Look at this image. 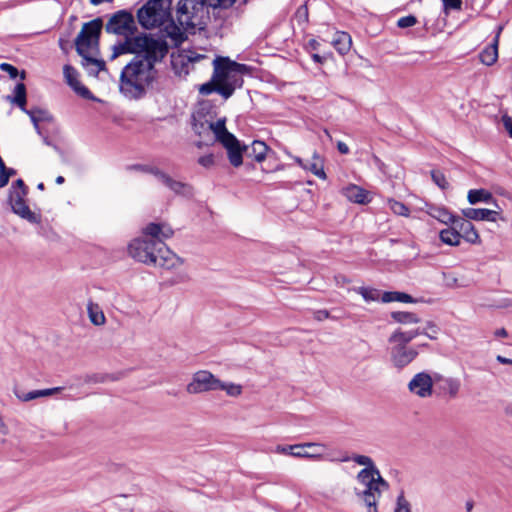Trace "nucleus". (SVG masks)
<instances>
[{
    "label": "nucleus",
    "instance_id": "nucleus-1",
    "mask_svg": "<svg viewBox=\"0 0 512 512\" xmlns=\"http://www.w3.org/2000/svg\"><path fill=\"white\" fill-rule=\"evenodd\" d=\"M167 52V45L164 44L160 47V51L154 50V53L136 55L121 71L120 93L130 100L143 98L147 87L156 78L155 63L161 61Z\"/></svg>",
    "mask_w": 512,
    "mask_h": 512
},
{
    "label": "nucleus",
    "instance_id": "nucleus-2",
    "mask_svg": "<svg viewBox=\"0 0 512 512\" xmlns=\"http://www.w3.org/2000/svg\"><path fill=\"white\" fill-rule=\"evenodd\" d=\"M213 64V75L210 81L199 87V93L207 96L216 92L227 100L237 88L243 86V73L247 71L248 67L224 57L215 59Z\"/></svg>",
    "mask_w": 512,
    "mask_h": 512
},
{
    "label": "nucleus",
    "instance_id": "nucleus-3",
    "mask_svg": "<svg viewBox=\"0 0 512 512\" xmlns=\"http://www.w3.org/2000/svg\"><path fill=\"white\" fill-rule=\"evenodd\" d=\"M129 255L144 264L172 269L182 264V260L162 241L137 238L128 246Z\"/></svg>",
    "mask_w": 512,
    "mask_h": 512
},
{
    "label": "nucleus",
    "instance_id": "nucleus-4",
    "mask_svg": "<svg viewBox=\"0 0 512 512\" xmlns=\"http://www.w3.org/2000/svg\"><path fill=\"white\" fill-rule=\"evenodd\" d=\"M102 27V19L99 17L95 18L83 24L80 33L75 39L76 51L82 58L81 64L91 76H97L99 72L106 69V65L103 60H99L88 55L90 50L98 49Z\"/></svg>",
    "mask_w": 512,
    "mask_h": 512
},
{
    "label": "nucleus",
    "instance_id": "nucleus-5",
    "mask_svg": "<svg viewBox=\"0 0 512 512\" xmlns=\"http://www.w3.org/2000/svg\"><path fill=\"white\" fill-rule=\"evenodd\" d=\"M175 17L179 27L173 29L187 32L206 29L210 20L209 10L203 0H179L175 9Z\"/></svg>",
    "mask_w": 512,
    "mask_h": 512
},
{
    "label": "nucleus",
    "instance_id": "nucleus-6",
    "mask_svg": "<svg viewBox=\"0 0 512 512\" xmlns=\"http://www.w3.org/2000/svg\"><path fill=\"white\" fill-rule=\"evenodd\" d=\"M164 44L166 43L146 34L134 37L125 36V40L123 42H119L113 46L111 60L127 53H134L137 55H141L142 53H154V50L160 51V47Z\"/></svg>",
    "mask_w": 512,
    "mask_h": 512
},
{
    "label": "nucleus",
    "instance_id": "nucleus-7",
    "mask_svg": "<svg viewBox=\"0 0 512 512\" xmlns=\"http://www.w3.org/2000/svg\"><path fill=\"white\" fill-rule=\"evenodd\" d=\"M171 0H149L137 12L138 22L145 29L162 26L168 17Z\"/></svg>",
    "mask_w": 512,
    "mask_h": 512
},
{
    "label": "nucleus",
    "instance_id": "nucleus-8",
    "mask_svg": "<svg viewBox=\"0 0 512 512\" xmlns=\"http://www.w3.org/2000/svg\"><path fill=\"white\" fill-rule=\"evenodd\" d=\"M105 31L109 34L133 36L137 31L133 14L125 9L115 12L106 23Z\"/></svg>",
    "mask_w": 512,
    "mask_h": 512
},
{
    "label": "nucleus",
    "instance_id": "nucleus-9",
    "mask_svg": "<svg viewBox=\"0 0 512 512\" xmlns=\"http://www.w3.org/2000/svg\"><path fill=\"white\" fill-rule=\"evenodd\" d=\"M26 195L27 192L23 191H9V203L11 205L12 211L30 223L38 224L41 221V216L30 210L25 201Z\"/></svg>",
    "mask_w": 512,
    "mask_h": 512
},
{
    "label": "nucleus",
    "instance_id": "nucleus-10",
    "mask_svg": "<svg viewBox=\"0 0 512 512\" xmlns=\"http://www.w3.org/2000/svg\"><path fill=\"white\" fill-rule=\"evenodd\" d=\"M219 387H221V381L212 373L202 370L193 375L192 381L187 385V392L190 394H198L218 390Z\"/></svg>",
    "mask_w": 512,
    "mask_h": 512
},
{
    "label": "nucleus",
    "instance_id": "nucleus-11",
    "mask_svg": "<svg viewBox=\"0 0 512 512\" xmlns=\"http://www.w3.org/2000/svg\"><path fill=\"white\" fill-rule=\"evenodd\" d=\"M390 348V361L392 365L398 370H402L408 366L417 356L418 351L416 348L403 345L399 342L391 343Z\"/></svg>",
    "mask_w": 512,
    "mask_h": 512
},
{
    "label": "nucleus",
    "instance_id": "nucleus-12",
    "mask_svg": "<svg viewBox=\"0 0 512 512\" xmlns=\"http://www.w3.org/2000/svg\"><path fill=\"white\" fill-rule=\"evenodd\" d=\"M433 379L427 372H419L413 376L408 383L410 393L420 397L428 398L433 393Z\"/></svg>",
    "mask_w": 512,
    "mask_h": 512
},
{
    "label": "nucleus",
    "instance_id": "nucleus-13",
    "mask_svg": "<svg viewBox=\"0 0 512 512\" xmlns=\"http://www.w3.org/2000/svg\"><path fill=\"white\" fill-rule=\"evenodd\" d=\"M64 77L66 79L67 84L84 99L95 100V97L91 93V91L78 80V72L77 70L70 66L65 65L63 68Z\"/></svg>",
    "mask_w": 512,
    "mask_h": 512
},
{
    "label": "nucleus",
    "instance_id": "nucleus-14",
    "mask_svg": "<svg viewBox=\"0 0 512 512\" xmlns=\"http://www.w3.org/2000/svg\"><path fill=\"white\" fill-rule=\"evenodd\" d=\"M143 238L150 237V241H162L169 239L173 236V229L166 223H154L147 224L143 230Z\"/></svg>",
    "mask_w": 512,
    "mask_h": 512
},
{
    "label": "nucleus",
    "instance_id": "nucleus-15",
    "mask_svg": "<svg viewBox=\"0 0 512 512\" xmlns=\"http://www.w3.org/2000/svg\"><path fill=\"white\" fill-rule=\"evenodd\" d=\"M452 225H454L458 233H460V239L464 238L471 244L480 242L479 234L469 219L456 216Z\"/></svg>",
    "mask_w": 512,
    "mask_h": 512
},
{
    "label": "nucleus",
    "instance_id": "nucleus-16",
    "mask_svg": "<svg viewBox=\"0 0 512 512\" xmlns=\"http://www.w3.org/2000/svg\"><path fill=\"white\" fill-rule=\"evenodd\" d=\"M324 447L325 445L322 443L306 442L294 445H277L275 447V452L278 454L290 455L292 457H310L311 455L304 454L300 452V450H303V448L322 449Z\"/></svg>",
    "mask_w": 512,
    "mask_h": 512
},
{
    "label": "nucleus",
    "instance_id": "nucleus-17",
    "mask_svg": "<svg viewBox=\"0 0 512 512\" xmlns=\"http://www.w3.org/2000/svg\"><path fill=\"white\" fill-rule=\"evenodd\" d=\"M222 145L226 148L229 162L234 167H239L243 163L244 146L240 145L238 139L234 136L231 141L224 142Z\"/></svg>",
    "mask_w": 512,
    "mask_h": 512
},
{
    "label": "nucleus",
    "instance_id": "nucleus-18",
    "mask_svg": "<svg viewBox=\"0 0 512 512\" xmlns=\"http://www.w3.org/2000/svg\"><path fill=\"white\" fill-rule=\"evenodd\" d=\"M462 213L465 218L475 221L486 220L496 222L499 216L497 211L485 208H466L462 210Z\"/></svg>",
    "mask_w": 512,
    "mask_h": 512
},
{
    "label": "nucleus",
    "instance_id": "nucleus-19",
    "mask_svg": "<svg viewBox=\"0 0 512 512\" xmlns=\"http://www.w3.org/2000/svg\"><path fill=\"white\" fill-rule=\"evenodd\" d=\"M501 30L502 27H499L493 42L485 47L479 54L480 62L486 66H492L498 59V44Z\"/></svg>",
    "mask_w": 512,
    "mask_h": 512
},
{
    "label": "nucleus",
    "instance_id": "nucleus-20",
    "mask_svg": "<svg viewBox=\"0 0 512 512\" xmlns=\"http://www.w3.org/2000/svg\"><path fill=\"white\" fill-rule=\"evenodd\" d=\"M157 179L176 194L190 195L192 193L190 185L173 179L163 171L160 172Z\"/></svg>",
    "mask_w": 512,
    "mask_h": 512
},
{
    "label": "nucleus",
    "instance_id": "nucleus-21",
    "mask_svg": "<svg viewBox=\"0 0 512 512\" xmlns=\"http://www.w3.org/2000/svg\"><path fill=\"white\" fill-rule=\"evenodd\" d=\"M268 149V146L264 142L255 140L250 145L244 146V155L246 158L262 162L266 158Z\"/></svg>",
    "mask_w": 512,
    "mask_h": 512
},
{
    "label": "nucleus",
    "instance_id": "nucleus-22",
    "mask_svg": "<svg viewBox=\"0 0 512 512\" xmlns=\"http://www.w3.org/2000/svg\"><path fill=\"white\" fill-rule=\"evenodd\" d=\"M207 128L212 131L215 135L216 140L221 144L224 142L231 141L234 135L226 129V119H218L216 122H207Z\"/></svg>",
    "mask_w": 512,
    "mask_h": 512
},
{
    "label": "nucleus",
    "instance_id": "nucleus-23",
    "mask_svg": "<svg viewBox=\"0 0 512 512\" xmlns=\"http://www.w3.org/2000/svg\"><path fill=\"white\" fill-rule=\"evenodd\" d=\"M426 334L425 329H414L410 331H402L401 329L395 330L389 337V343L399 342L403 345H407L418 335Z\"/></svg>",
    "mask_w": 512,
    "mask_h": 512
},
{
    "label": "nucleus",
    "instance_id": "nucleus-24",
    "mask_svg": "<svg viewBox=\"0 0 512 512\" xmlns=\"http://www.w3.org/2000/svg\"><path fill=\"white\" fill-rule=\"evenodd\" d=\"M331 44L339 52V54L345 55L351 49L352 38L347 32L337 31L334 33Z\"/></svg>",
    "mask_w": 512,
    "mask_h": 512
},
{
    "label": "nucleus",
    "instance_id": "nucleus-25",
    "mask_svg": "<svg viewBox=\"0 0 512 512\" xmlns=\"http://www.w3.org/2000/svg\"><path fill=\"white\" fill-rule=\"evenodd\" d=\"M345 197L354 203L365 204L369 202L368 193L363 188L357 185H349L343 189Z\"/></svg>",
    "mask_w": 512,
    "mask_h": 512
},
{
    "label": "nucleus",
    "instance_id": "nucleus-26",
    "mask_svg": "<svg viewBox=\"0 0 512 512\" xmlns=\"http://www.w3.org/2000/svg\"><path fill=\"white\" fill-rule=\"evenodd\" d=\"M87 312L89 320L95 326H102L106 323L104 312L97 303L89 301L87 304Z\"/></svg>",
    "mask_w": 512,
    "mask_h": 512
},
{
    "label": "nucleus",
    "instance_id": "nucleus-27",
    "mask_svg": "<svg viewBox=\"0 0 512 512\" xmlns=\"http://www.w3.org/2000/svg\"><path fill=\"white\" fill-rule=\"evenodd\" d=\"M7 99L17 105L22 111H26V86L24 83L16 84L14 88V95L8 96Z\"/></svg>",
    "mask_w": 512,
    "mask_h": 512
},
{
    "label": "nucleus",
    "instance_id": "nucleus-28",
    "mask_svg": "<svg viewBox=\"0 0 512 512\" xmlns=\"http://www.w3.org/2000/svg\"><path fill=\"white\" fill-rule=\"evenodd\" d=\"M26 114L29 115L36 131L40 134V128H39V123L42 122V121H52V116L51 114L46 111V110H43V109H39V108H35V109H30V110H26L25 111Z\"/></svg>",
    "mask_w": 512,
    "mask_h": 512
},
{
    "label": "nucleus",
    "instance_id": "nucleus-29",
    "mask_svg": "<svg viewBox=\"0 0 512 512\" xmlns=\"http://www.w3.org/2000/svg\"><path fill=\"white\" fill-rule=\"evenodd\" d=\"M427 213L444 224H452L455 217L447 209L437 206H429Z\"/></svg>",
    "mask_w": 512,
    "mask_h": 512
},
{
    "label": "nucleus",
    "instance_id": "nucleus-30",
    "mask_svg": "<svg viewBox=\"0 0 512 512\" xmlns=\"http://www.w3.org/2000/svg\"><path fill=\"white\" fill-rule=\"evenodd\" d=\"M307 167L304 170H308L313 173L315 176L321 179L326 178V174L324 172L323 160L318 155L317 152L313 153L312 160L306 163Z\"/></svg>",
    "mask_w": 512,
    "mask_h": 512
},
{
    "label": "nucleus",
    "instance_id": "nucleus-31",
    "mask_svg": "<svg viewBox=\"0 0 512 512\" xmlns=\"http://www.w3.org/2000/svg\"><path fill=\"white\" fill-rule=\"evenodd\" d=\"M440 240L450 246H458L460 244V233L456 230L454 225L446 228L439 233Z\"/></svg>",
    "mask_w": 512,
    "mask_h": 512
},
{
    "label": "nucleus",
    "instance_id": "nucleus-32",
    "mask_svg": "<svg viewBox=\"0 0 512 512\" xmlns=\"http://www.w3.org/2000/svg\"><path fill=\"white\" fill-rule=\"evenodd\" d=\"M468 202L472 205L479 202L489 203L493 200L492 194L485 189H472L467 195Z\"/></svg>",
    "mask_w": 512,
    "mask_h": 512
},
{
    "label": "nucleus",
    "instance_id": "nucleus-33",
    "mask_svg": "<svg viewBox=\"0 0 512 512\" xmlns=\"http://www.w3.org/2000/svg\"><path fill=\"white\" fill-rule=\"evenodd\" d=\"M61 389H62L61 387H55V388H48V389H42V390H34V391H30L28 393H23L21 395L18 394L17 397L20 400L27 402V401L34 400L39 397L53 395V394L59 392Z\"/></svg>",
    "mask_w": 512,
    "mask_h": 512
},
{
    "label": "nucleus",
    "instance_id": "nucleus-34",
    "mask_svg": "<svg viewBox=\"0 0 512 512\" xmlns=\"http://www.w3.org/2000/svg\"><path fill=\"white\" fill-rule=\"evenodd\" d=\"M389 484L387 481H385L381 475H378L377 478H375V481H373L371 484L365 485V490L361 494H377L381 495L383 491L388 490Z\"/></svg>",
    "mask_w": 512,
    "mask_h": 512
},
{
    "label": "nucleus",
    "instance_id": "nucleus-35",
    "mask_svg": "<svg viewBox=\"0 0 512 512\" xmlns=\"http://www.w3.org/2000/svg\"><path fill=\"white\" fill-rule=\"evenodd\" d=\"M382 301L384 303L389 302H403V303H413L414 299L409 294H406L404 292H385L382 295Z\"/></svg>",
    "mask_w": 512,
    "mask_h": 512
},
{
    "label": "nucleus",
    "instance_id": "nucleus-36",
    "mask_svg": "<svg viewBox=\"0 0 512 512\" xmlns=\"http://www.w3.org/2000/svg\"><path fill=\"white\" fill-rule=\"evenodd\" d=\"M378 475H380V472L376 467H369L362 469L358 473L357 479L360 483H362L365 486L375 481V478H377Z\"/></svg>",
    "mask_w": 512,
    "mask_h": 512
},
{
    "label": "nucleus",
    "instance_id": "nucleus-37",
    "mask_svg": "<svg viewBox=\"0 0 512 512\" xmlns=\"http://www.w3.org/2000/svg\"><path fill=\"white\" fill-rule=\"evenodd\" d=\"M391 317L398 323L401 324H413L418 323L420 319L417 317L416 314L411 312H392Z\"/></svg>",
    "mask_w": 512,
    "mask_h": 512
},
{
    "label": "nucleus",
    "instance_id": "nucleus-38",
    "mask_svg": "<svg viewBox=\"0 0 512 512\" xmlns=\"http://www.w3.org/2000/svg\"><path fill=\"white\" fill-rule=\"evenodd\" d=\"M126 170H128V171H138V172H142V173H149V174L154 175L156 178H158V176H159V174L161 172V170L158 169L155 166L143 165V164L128 165L126 167Z\"/></svg>",
    "mask_w": 512,
    "mask_h": 512
},
{
    "label": "nucleus",
    "instance_id": "nucleus-39",
    "mask_svg": "<svg viewBox=\"0 0 512 512\" xmlns=\"http://www.w3.org/2000/svg\"><path fill=\"white\" fill-rule=\"evenodd\" d=\"M388 205L394 214L405 217L409 216L410 210L404 203L394 199H389Z\"/></svg>",
    "mask_w": 512,
    "mask_h": 512
},
{
    "label": "nucleus",
    "instance_id": "nucleus-40",
    "mask_svg": "<svg viewBox=\"0 0 512 512\" xmlns=\"http://www.w3.org/2000/svg\"><path fill=\"white\" fill-rule=\"evenodd\" d=\"M364 501L365 505L368 508V512H378L377 503L381 497V495L377 494H358Z\"/></svg>",
    "mask_w": 512,
    "mask_h": 512
},
{
    "label": "nucleus",
    "instance_id": "nucleus-41",
    "mask_svg": "<svg viewBox=\"0 0 512 512\" xmlns=\"http://www.w3.org/2000/svg\"><path fill=\"white\" fill-rule=\"evenodd\" d=\"M394 512H412L411 503L405 497L404 490L397 496Z\"/></svg>",
    "mask_w": 512,
    "mask_h": 512
},
{
    "label": "nucleus",
    "instance_id": "nucleus-42",
    "mask_svg": "<svg viewBox=\"0 0 512 512\" xmlns=\"http://www.w3.org/2000/svg\"><path fill=\"white\" fill-rule=\"evenodd\" d=\"M207 8L229 9L237 0H203Z\"/></svg>",
    "mask_w": 512,
    "mask_h": 512
},
{
    "label": "nucleus",
    "instance_id": "nucleus-43",
    "mask_svg": "<svg viewBox=\"0 0 512 512\" xmlns=\"http://www.w3.org/2000/svg\"><path fill=\"white\" fill-rule=\"evenodd\" d=\"M207 122H209V121L208 120H203L202 117L199 114L198 115H193L192 128H193L194 132L196 134H198L199 136H201L204 132L210 131L207 128Z\"/></svg>",
    "mask_w": 512,
    "mask_h": 512
},
{
    "label": "nucleus",
    "instance_id": "nucleus-44",
    "mask_svg": "<svg viewBox=\"0 0 512 512\" xmlns=\"http://www.w3.org/2000/svg\"><path fill=\"white\" fill-rule=\"evenodd\" d=\"M349 460H353L358 465L365 466V468L376 467L374 465L373 460L370 457L365 456V455H354L353 457H348L347 456V457H344V458L341 459V461H343V462H347Z\"/></svg>",
    "mask_w": 512,
    "mask_h": 512
},
{
    "label": "nucleus",
    "instance_id": "nucleus-45",
    "mask_svg": "<svg viewBox=\"0 0 512 512\" xmlns=\"http://www.w3.org/2000/svg\"><path fill=\"white\" fill-rule=\"evenodd\" d=\"M431 177H432L433 182L442 190H445L448 188L449 183L447 182L445 175L441 171L432 170Z\"/></svg>",
    "mask_w": 512,
    "mask_h": 512
},
{
    "label": "nucleus",
    "instance_id": "nucleus-46",
    "mask_svg": "<svg viewBox=\"0 0 512 512\" xmlns=\"http://www.w3.org/2000/svg\"><path fill=\"white\" fill-rule=\"evenodd\" d=\"M445 389L447 390L450 397L454 398L457 396L460 390V382L454 378H448L445 380Z\"/></svg>",
    "mask_w": 512,
    "mask_h": 512
},
{
    "label": "nucleus",
    "instance_id": "nucleus-47",
    "mask_svg": "<svg viewBox=\"0 0 512 512\" xmlns=\"http://www.w3.org/2000/svg\"><path fill=\"white\" fill-rule=\"evenodd\" d=\"M218 390H224L230 396H238L242 392V387L240 385L233 384V383L227 384V383L221 382V387H219Z\"/></svg>",
    "mask_w": 512,
    "mask_h": 512
},
{
    "label": "nucleus",
    "instance_id": "nucleus-48",
    "mask_svg": "<svg viewBox=\"0 0 512 512\" xmlns=\"http://www.w3.org/2000/svg\"><path fill=\"white\" fill-rule=\"evenodd\" d=\"M358 292L366 301H375L379 298V292L376 289L360 287L358 288Z\"/></svg>",
    "mask_w": 512,
    "mask_h": 512
},
{
    "label": "nucleus",
    "instance_id": "nucleus-49",
    "mask_svg": "<svg viewBox=\"0 0 512 512\" xmlns=\"http://www.w3.org/2000/svg\"><path fill=\"white\" fill-rule=\"evenodd\" d=\"M416 23H417V18L413 15H408V16H404V17H401L400 19H398L397 26L399 28H408V27L414 26Z\"/></svg>",
    "mask_w": 512,
    "mask_h": 512
},
{
    "label": "nucleus",
    "instance_id": "nucleus-50",
    "mask_svg": "<svg viewBox=\"0 0 512 512\" xmlns=\"http://www.w3.org/2000/svg\"><path fill=\"white\" fill-rule=\"evenodd\" d=\"M325 448L326 446L322 449L303 448V450H300V452L307 455H311L310 457H306L307 459L320 460L323 457V452Z\"/></svg>",
    "mask_w": 512,
    "mask_h": 512
},
{
    "label": "nucleus",
    "instance_id": "nucleus-51",
    "mask_svg": "<svg viewBox=\"0 0 512 512\" xmlns=\"http://www.w3.org/2000/svg\"><path fill=\"white\" fill-rule=\"evenodd\" d=\"M445 11L460 10L462 6L461 0H442Z\"/></svg>",
    "mask_w": 512,
    "mask_h": 512
},
{
    "label": "nucleus",
    "instance_id": "nucleus-52",
    "mask_svg": "<svg viewBox=\"0 0 512 512\" xmlns=\"http://www.w3.org/2000/svg\"><path fill=\"white\" fill-rule=\"evenodd\" d=\"M8 175L6 172V165L3 160H0V188L8 184Z\"/></svg>",
    "mask_w": 512,
    "mask_h": 512
},
{
    "label": "nucleus",
    "instance_id": "nucleus-53",
    "mask_svg": "<svg viewBox=\"0 0 512 512\" xmlns=\"http://www.w3.org/2000/svg\"><path fill=\"white\" fill-rule=\"evenodd\" d=\"M0 69L2 71L7 72L10 75L11 78H16L18 76V74H19L18 69L16 67H14L13 65L8 64V63L0 64Z\"/></svg>",
    "mask_w": 512,
    "mask_h": 512
},
{
    "label": "nucleus",
    "instance_id": "nucleus-54",
    "mask_svg": "<svg viewBox=\"0 0 512 512\" xmlns=\"http://www.w3.org/2000/svg\"><path fill=\"white\" fill-rule=\"evenodd\" d=\"M198 163L205 168H210L214 165V156L212 154L201 156Z\"/></svg>",
    "mask_w": 512,
    "mask_h": 512
},
{
    "label": "nucleus",
    "instance_id": "nucleus-55",
    "mask_svg": "<svg viewBox=\"0 0 512 512\" xmlns=\"http://www.w3.org/2000/svg\"><path fill=\"white\" fill-rule=\"evenodd\" d=\"M502 122L509 136L512 138V117L508 115H503Z\"/></svg>",
    "mask_w": 512,
    "mask_h": 512
},
{
    "label": "nucleus",
    "instance_id": "nucleus-56",
    "mask_svg": "<svg viewBox=\"0 0 512 512\" xmlns=\"http://www.w3.org/2000/svg\"><path fill=\"white\" fill-rule=\"evenodd\" d=\"M10 190H17V191H23V192H27L28 193V188L27 186L25 185L24 181L22 179H18L16 180Z\"/></svg>",
    "mask_w": 512,
    "mask_h": 512
},
{
    "label": "nucleus",
    "instance_id": "nucleus-57",
    "mask_svg": "<svg viewBox=\"0 0 512 512\" xmlns=\"http://www.w3.org/2000/svg\"><path fill=\"white\" fill-rule=\"evenodd\" d=\"M314 318L317 321H323L325 319L330 318V313H329L328 310H325V309L317 310V311L314 312Z\"/></svg>",
    "mask_w": 512,
    "mask_h": 512
},
{
    "label": "nucleus",
    "instance_id": "nucleus-58",
    "mask_svg": "<svg viewBox=\"0 0 512 512\" xmlns=\"http://www.w3.org/2000/svg\"><path fill=\"white\" fill-rule=\"evenodd\" d=\"M337 149L338 151L341 153V154H348L350 152L349 150V147L347 146V144H345L344 142L342 141H338L337 143Z\"/></svg>",
    "mask_w": 512,
    "mask_h": 512
},
{
    "label": "nucleus",
    "instance_id": "nucleus-59",
    "mask_svg": "<svg viewBox=\"0 0 512 512\" xmlns=\"http://www.w3.org/2000/svg\"><path fill=\"white\" fill-rule=\"evenodd\" d=\"M496 360L501 364H509L512 365V359L506 358L502 355H497Z\"/></svg>",
    "mask_w": 512,
    "mask_h": 512
},
{
    "label": "nucleus",
    "instance_id": "nucleus-60",
    "mask_svg": "<svg viewBox=\"0 0 512 512\" xmlns=\"http://www.w3.org/2000/svg\"><path fill=\"white\" fill-rule=\"evenodd\" d=\"M494 335L496 337H502V338H506L508 336V332L505 328H500V329H497L495 332H494Z\"/></svg>",
    "mask_w": 512,
    "mask_h": 512
},
{
    "label": "nucleus",
    "instance_id": "nucleus-61",
    "mask_svg": "<svg viewBox=\"0 0 512 512\" xmlns=\"http://www.w3.org/2000/svg\"><path fill=\"white\" fill-rule=\"evenodd\" d=\"M292 158L301 168L305 169L307 167L306 163L303 161L302 158L297 156H293Z\"/></svg>",
    "mask_w": 512,
    "mask_h": 512
},
{
    "label": "nucleus",
    "instance_id": "nucleus-62",
    "mask_svg": "<svg viewBox=\"0 0 512 512\" xmlns=\"http://www.w3.org/2000/svg\"><path fill=\"white\" fill-rule=\"evenodd\" d=\"M114 0H90V3L94 6H98L104 2L112 3Z\"/></svg>",
    "mask_w": 512,
    "mask_h": 512
},
{
    "label": "nucleus",
    "instance_id": "nucleus-63",
    "mask_svg": "<svg viewBox=\"0 0 512 512\" xmlns=\"http://www.w3.org/2000/svg\"><path fill=\"white\" fill-rule=\"evenodd\" d=\"M6 172H7V175H8V180L10 179L11 176H14L16 174V170L13 169V168H7L6 167Z\"/></svg>",
    "mask_w": 512,
    "mask_h": 512
},
{
    "label": "nucleus",
    "instance_id": "nucleus-64",
    "mask_svg": "<svg viewBox=\"0 0 512 512\" xmlns=\"http://www.w3.org/2000/svg\"><path fill=\"white\" fill-rule=\"evenodd\" d=\"M312 58H313V60H314L315 62H317V63H322V57H321L320 55H318V54H313V55H312Z\"/></svg>",
    "mask_w": 512,
    "mask_h": 512
}]
</instances>
